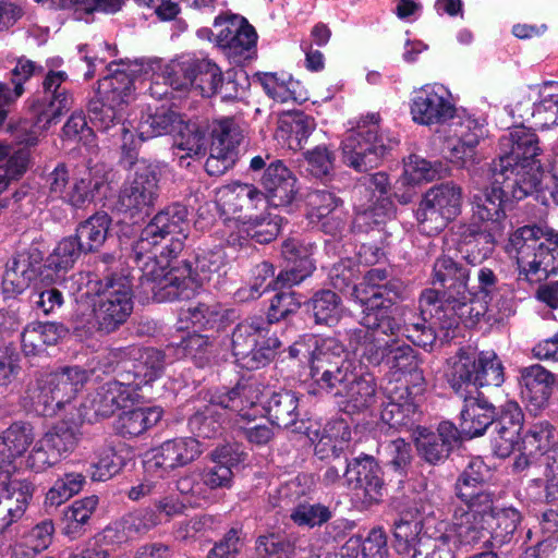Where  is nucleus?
Returning <instances> with one entry per match:
<instances>
[{
    "mask_svg": "<svg viewBox=\"0 0 558 558\" xmlns=\"http://www.w3.org/2000/svg\"><path fill=\"white\" fill-rule=\"evenodd\" d=\"M452 390L464 400L460 433L469 438L484 435L494 422V405L480 392L481 387H499L505 381L504 365L494 351L461 348L447 374Z\"/></svg>",
    "mask_w": 558,
    "mask_h": 558,
    "instance_id": "f257e3e1",
    "label": "nucleus"
},
{
    "mask_svg": "<svg viewBox=\"0 0 558 558\" xmlns=\"http://www.w3.org/2000/svg\"><path fill=\"white\" fill-rule=\"evenodd\" d=\"M520 275L530 282H541L558 271V231L537 225L517 229L510 235Z\"/></svg>",
    "mask_w": 558,
    "mask_h": 558,
    "instance_id": "f03ea898",
    "label": "nucleus"
},
{
    "mask_svg": "<svg viewBox=\"0 0 558 558\" xmlns=\"http://www.w3.org/2000/svg\"><path fill=\"white\" fill-rule=\"evenodd\" d=\"M95 328L102 335L117 331L133 312V282L128 269H113L97 281Z\"/></svg>",
    "mask_w": 558,
    "mask_h": 558,
    "instance_id": "7ed1b4c3",
    "label": "nucleus"
},
{
    "mask_svg": "<svg viewBox=\"0 0 558 558\" xmlns=\"http://www.w3.org/2000/svg\"><path fill=\"white\" fill-rule=\"evenodd\" d=\"M142 262L144 266L136 293L143 302H174L189 300L194 295L193 281L185 276L181 263L166 270L159 265L157 254L146 255Z\"/></svg>",
    "mask_w": 558,
    "mask_h": 558,
    "instance_id": "20e7f679",
    "label": "nucleus"
},
{
    "mask_svg": "<svg viewBox=\"0 0 558 558\" xmlns=\"http://www.w3.org/2000/svg\"><path fill=\"white\" fill-rule=\"evenodd\" d=\"M379 114L371 113L347 132L342 141L343 162L359 172H367L381 162L391 149L379 134Z\"/></svg>",
    "mask_w": 558,
    "mask_h": 558,
    "instance_id": "39448f33",
    "label": "nucleus"
},
{
    "mask_svg": "<svg viewBox=\"0 0 558 558\" xmlns=\"http://www.w3.org/2000/svg\"><path fill=\"white\" fill-rule=\"evenodd\" d=\"M159 171L142 160L120 189L116 208L130 219L148 217L159 197Z\"/></svg>",
    "mask_w": 558,
    "mask_h": 558,
    "instance_id": "423d86ee",
    "label": "nucleus"
},
{
    "mask_svg": "<svg viewBox=\"0 0 558 558\" xmlns=\"http://www.w3.org/2000/svg\"><path fill=\"white\" fill-rule=\"evenodd\" d=\"M462 189L446 182L428 189L415 211L420 229L427 233H438L449 221L461 214Z\"/></svg>",
    "mask_w": 558,
    "mask_h": 558,
    "instance_id": "0eeeda50",
    "label": "nucleus"
},
{
    "mask_svg": "<svg viewBox=\"0 0 558 558\" xmlns=\"http://www.w3.org/2000/svg\"><path fill=\"white\" fill-rule=\"evenodd\" d=\"M69 75L65 71L49 70L43 80V95L28 102L34 126L47 130L57 124L74 104L72 92L65 86Z\"/></svg>",
    "mask_w": 558,
    "mask_h": 558,
    "instance_id": "6e6552de",
    "label": "nucleus"
},
{
    "mask_svg": "<svg viewBox=\"0 0 558 558\" xmlns=\"http://www.w3.org/2000/svg\"><path fill=\"white\" fill-rule=\"evenodd\" d=\"M355 368L354 362L348 357L345 347L339 339L327 337L316 341L311 353L310 374L317 393L320 395Z\"/></svg>",
    "mask_w": 558,
    "mask_h": 558,
    "instance_id": "1a4fd4ad",
    "label": "nucleus"
},
{
    "mask_svg": "<svg viewBox=\"0 0 558 558\" xmlns=\"http://www.w3.org/2000/svg\"><path fill=\"white\" fill-rule=\"evenodd\" d=\"M186 206L174 203L159 210L141 231L132 244V253L137 263L156 250L169 236L183 235L189 227Z\"/></svg>",
    "mask_w": 558,
    "mask_h": 558,
    "instance_id": "9d476101",
    "label": "nucleus"
},
{
    "mask_svg": "<svg viewBox=\"0 0 558 558\" xmlns=\"http://www.w3.org/2000/svg\"><path fill=\"white\" fill-rule=\"evenodd\" d=\"M250 170L263 172L259 183L264 198L274 207H287L293 203L299 192L295 174L280 159L269 154L256 155L250 160Z\"/></svg>",
    "mask_w": 558,
    "mask_h": 558,
    "instance_id": "9b49d317",
    "label": "nucleus"
},
{
    "mask_svg": "<svg viewBox=\"0 0 558 558\" xmlns=\"http://www.w3.org/2000/svg\"><path fill=\"white\" fill-rule=\"evenodd\" d=\"M492 173L490 185L472 198L473 218L483 227L505 233L510 225L507 213L513 209L517 199L511 196L510 190L505 187L506 179L501 178L504 174L497 171Z\"/></svg>",
    "mask_w": 558,
    "mask_h": 558,
    "instance_id": "f8f14e48",
    "label": "nucleus"
},
{
    "mask_svg": "<svg viewBox=\"0 0 558 558\" xmlns=\"http://www.w3.org/2000/svg\"><path fill=\"white\" fill-rule=\"evenodd\" d=\"M88 377L87 371L80 366L61 367L38 386L39 392L34 397L35 402L44 407L46 415L54 414L76 397Z\"/></svg>",
    "mask_w": 558,
    "mask_h": 558,
    "instance_id": "ddd939ff",
    "label": "nucleus"
},
{
    "mask_svg": "<svg viewBox=\"0 0 558 558\" xmlns=\"http://www.w3.org/2000/svg\"><path fill=\"white\" fill-rule=\"evenodd\" d=\"M376 389V379L372 373H357L355 369L320 395L333 399L345 413H360L375 403Z\"/></svg>",
    "mask_w": 558,
    "mask_h": 558,
    "instance_id": "4468645a",
    "label": "nucleus"
},
{
    "mask_svg": "<svg viewBox=\"0 0 558 558\" xmlns=\"http://www.w3.org/2000/svg\"><path fill=\"white\" fill-rule=\"evenodd\" d=\"M413 442L417 456L429 465L444 464L456 447L462 442L459 428L449 421L438 424L436 430L425 426H416Z\"/></svg>",
    "mask_w": 558,
    "mask_h": 558,
    "instance_id": "2eb2a0df",
    "label": "nucleus"
},
{
    "mask_svg": "<svg viewBox=\"0 0 558 558\" xmlns=\"http://www.w3.org/2000/svg\"><path fill=\"white\" fill-rule=\"evenodd\" d=\"M518 383L521 398L530 414L538 416L548 409L557 384L554 373L539 364H533L520 368Z\"/></svg>",
    "mask_w": 558,
    "mask_h": 558,
    "instance_id": "dca6fc26",
    "label": "nucleus"
},
{
    "mask_svg": "<svg viewBox=\"0 0 558 558\" xmlns=\"http://www.w3.org/2000/svg\"><path fill=\"white\" fill-rule=\"evenodd\" d=\"M524 424V413L517 401L508 400L498 409L494 407L493 430L496 434L492 441L494 453L499 458H508L519 445Z\"/></svg>",
    "mask_w": 558,
    "mask_h": 558,
    "instance_id": "f3484780",
    "label": "nucleus"
},
{
    "mask_svg": "<svg viewBox=\"0 0 558 558\" xmlns=\"http://www.w3.org/2000/svg\"><path fill=\"white\" fill-rule=\"evenodd\" d=\"M34 441V426L26 421H15L0 433V483L13 481L16 460L24 457Z\"/></svg>",
    "mask_w": 558,
    "mask_h": 558,
    "instance_id": "a211bd4d",
    "label": "nucleus"
},
{
    "mask_svg": "<svg viewBox=\"0 0 558 558\" xmlns=\"http://www.w3.org/2000/svg\"><path fill=\"white\" fill-rule=\"evenodd\" d=\"M314 245L296 238H290L281 244V256L286 263L275 282L276 288L291 287L298 284L315 270L313 259Z\"/></svg>",
    "mask_w": 558,
    "mask_h": 558,
    "instance_id": "6ab92c4d",
    "label": "nucleus"
},
{
    "mask_svg": "<svg viewBox=\"0 0 558 558\" xmlns=\"http://www.w3.org/2000/svg\"><path fill=\"white\" fill-rule=\"evenodd\" d=\"M500 149L502 155L493 161L490 170L504 171L508 166H515V162L538 160L537 157L542 153L538 136L523 124L511 128L509 133L500 138Z\"/></svg>",
    "mask_w": 558,
    "mask_h": 558,
    "instance_id": "aec40b11",
    "label": "nucleus"
},
{
    "mask_svg": "<svg viewBox=\"0 0 558 558\" xmlns=\"http://www.w3.org/2000/svg\"><path fill=\"white\" fill-rule=\"evenodd\" d=\"M344 480L349 488L361 492L368 502H377L383 496V471L373 456L362 453L350 459Z\"/></svg>",
    "mask_w": 558,
    "mask_h": 558,
    "instance_id": "412c9836",
    "label": "nucleus"
},
{
    "mask_svg": "<svg viewBox=\"0 0 558 558\" xmlns=\"http://www.w3.org/2000/svg\"><path fill=\"white\" fill-rule=\"evenodd\" d=\"M202 452V444L194 437L169 439L153 450V457L146 462V469L169 472L194 462Z\"/></svg>",
    "mask_w": 558,
    "mask_h": 558,
    "instance_id": "4be33fe9",
    "label": "nucleus"
},
{
    "mask_svg": "<svg viewBox=\"0 0 558 558\" xmlns=\"http://www.w3.org/2000/svg\"><path fill=\"white\" fill-rule=\"evenodd\" d=\"M505 233L475 223L462 226L458 233L457 251L471 266L481 265L494 251Z\"/></svg>",
    "mask_w": 558,
    "mask_h": 558,
    "instance_id": "5701e85b",
    "label": "nucleus"
},
{
    "mask_svg": "<svg viewBox=\"0 0 558 558\" xmlns=\"http://www.w3.org/2000/svg\"><path fill=\"white\" fill-rule=\"evenodd\" d=\"M469 278L470 269L448 255L439 256L434 263L433 283L442 288L447 305L465 300Z\"/></svg>",
    "mask_w": 558,
    "mask_h": 558,
    "instance_id": "b1692460",
    "label": "nucleus"
},
{
    "mask_svg": "<svg viewBox=\"0 0 558 558\" xmlns=\"http://www.w3.org/2000/svg\"><path fill=\"white\" fill-rule=\"evenodd\" d=\"M380 417L384 423L396 429L416 428L421 412L408 385L398 387L387 396V401L381 404Z\"/></svg>",
    "mask_w": 558,
    "mask_h": 558,
    "instance_id": "393cba45",
    "label": "nucleus"
},
{
    "mask_svg": "<svg viewBox=\"0 0 558 558\" xmlns=\"http://www.w3.org/2000/svg\"><path fill=\"white\" fill-rule=\"evenodd\" d=\"M34 492L35 485L28 480L0 483V535L24 515Z\"/></svg>",
    "mask_w": 558,
    "mask_h": 558,
    "instance_id": "a878e982",
    "label": "nucleus"
},
{
    "mask_svg": "<svg viewBox=\"0 0 558 558\" xmlns=\"http://www.w3.org/2000/svg\"><path fill=\"white\" fill-rule=\"evenodd\" d=\"M435 89L423 88L413 99L411 113L413 121L422 125L442 124L452 119L456 113L454 105L446 96Z\"/></svg>",
    "mask_w": 558,
    "mask_h": 558,
    "instance_id": "bb28decb",
    "label": "nucleus"
},
{
    "mask_svg": "<svg viewBox=\"0 0 558 558\" xmlns=\"http://www.w3.org/2000/svg\"><path fill=\"white\" fill-rule=\"evenodd\" d=\"M210 457L215 464L201 475L203 484L210 489L230 487L233 478L232 468L243 462L246 453L240 450L238 444H223L216 447Z\"/></svg>",
    "mask_w": 558,
    "mask_h": 558,
    "instance_id": "cd10ccee",
    "label": "nucleus"
},
{
    "mask_svg": "<svg viewBox=\"0 0 558 558\" xmlns=\"http://www.w3.org/2000/svg\"><path fill=\"white\" fill-rule=\"evenodd\" d=\"M260 385L252 378H240L231 388L211 390V401L220 410L235 412L246 417V411L260 402Z\"/></svg>",
    "mask_w": 558,
    "mask_h": 558,
    "instance_id": "c85d7f7f",
    "label": "nucleus"
},
{
    "mask_svg": "<svg viewBox=\"0 0 558 558\" xmlns=\"http://www.w3.org/2000/svg\"><path fill=\"white\" fill-rule=\"evenodd\" d=\"M500 173L506 179L505 187L510 190L511 196L517 201L544 190V170L539 160L515 162V166H508Z\"/></svg>",
    "mask_w": 558,
    "mask_h": 558,
    "instance_id": "c756f323",
    "label": "nucleus"
},
{
    "mask_svg": "<svg viewBox=\"0 0 558 558\" xmlns=\"http://www.w3.org/2000/svg\"><path fill=\"white\" fill-rule=\"evenodd\" d=\"M108 71L109 74L98 81L97 95L125 108L134 98L137 75L134 71L114 63L109 64Z\"/></svg>",
    "mask_w": 558,
    "mask_h": 558,
    "instance_id": "7c9ffc66",
    "label": "nucleus"
},
{
    "mask_svg": "<svg viewBox=\"0 0 558 558\" xmlns=\"http://www.w3.org/2000/svg\"><path fill=\"white\" fill-rule=\"evenodd\" d=\"M82 255H88L84 244L74 234L63 238L44 263V277L51 281L63 280Z\"/></svg>",
    "mask_w": 558,
    "mask_h": 558,
    "instance_id": "2f4dec72",
    "label": "nucleus"
},
{
    "mask_svg": "<svg viewBox=\"0 0 558 558\" xmlns=\"http://www.w3.org/2000/svg\"><path fill=\"white\" fill-rule=\"evenodd\" d=\"M303 308L315 326L328 328L337 326L343 313L341 296L330 289L315 291L303 303Z\"/></svg>",
    "mask_w": 558,
    "mask_h": 558,
    "instance_id": "473e14b6",
    "label": "nucleus"
},
{
    "mask_svg": "<svg viewBox=\"0 0 558 558\" xmlns=\"http://www.w3.org/2000/svg\"><path fill=\"white\" fill-rule=\"evenodd\" d=\"M435 518L418 519L413 514L400 513L392 522V546L399 555H411L421 542L422 534L426 532V526H434L437 522Z\"/></svg>",
    "mask_w": 558,
    "mask_h": 558,
    "instance_id": "72a5a7b5",
    "label": "nucleus"
},
{
    "mask_svg": "<svg viewBox=\"0 0 558 558\" xmlns=\"http://www.w3.org/2000/svg\"><path fill=\"white\" fill-rule=\"evenodd\" d=\"M451 530L457 543L466 548H473L480 543H487L493 533L492 521L478 513L464 512L463 509L454 512Z\"/></svg>",
    "mask_w": 558,
    "mask_h": 558,
    "instance_id": "f704fd0d",
    "label": "nucleus"
},
{
    "mask_svg": "<svg viewBox=\"0 0 558 558\" xmlns=\"http://www.w3.org/2000/svg\"><path fill=\"white\" fill-rule=\"evenodd\" d=\"M182 316L197 330L217 332L226 329L236 318L234 310L225 308L216 302H198L184 311Z\"/></svg>",
    "mask_w": 558,
    "mask_h": 558,
    "instance_id": "c9c22d12",
    "label": "nucleus"
},
{
    "mask_svg": "<svg viewBox=\"0 0 558 558\" xmlns=\"http://www.w3.org/2000/svg\"><path fill=\"white\" fill-rule=\"evenodd\" d=\"M391 341L392 338H379L374 331L363 328H354L349 332L350 347L359 353L362 362L373 366L386 364Z\"/></svg>",
    "mask_w": 558,
    "mask_h": 558,
    "instance_id": "e433bc0d",
    "label": "nucleus"
},
{
    "mask_svg": "<svg viewBox=\"0 0 558 558\" xmlns=\"http://www.w3.org/2000/svg\"><path fill=\"white\" fill-rule=\"evenodd\" d=\"M181 265L185 269V276L193 281L196 291L205 282L211 281L214 277L220 278L226 266V256L221 251H208L182 260Z\"/></svg>",
    "mask_w": 558,
    "mask_h": 558,
    "instance_id": "4c0bfd02",
    "label": "nucleus"
},
{
    "mask_svg": "<svg viewBox=\"0 0 558 558\" xmlns=\"http://www.w3.org/2000/svg\"><path fill=\"white\" fill-rule=\"evenodd\" d=\"M449 523L438 520L434 526H426L421 542L412 553V558H454L451 546V535L448 533Z\"/></svg>",
    "mask_w": 558,
    "mask_h": 558,
    "instance_id": "58836bf2",
    "label": "nucleus"
},
{
    "mask_svg": "<svg viewBox=\"0 0 558 558\" xmlns=\"http://www.w3.org/2000/svg\"><path fill=\"white\" fill-rule=\"evenodd\" d=\"M161 416L162 410L156 407L131 409L118 415L113 429L123 438H134L155 426Z\"/></svg>",
    "mask_w": 558,
    "mask_h": 558,
    "instance_id": "ea45409f",
    "label": "nucleus"
},
{
    "mask_svg": "<svg viewBox=\"0 0 558 558\" xmlns=\"http://www.w3.org/2000/svg\"><path fill=\"white\" fill-rule=\"evenodd\" d=\"M374 301L368 305L361 306V325L364 330H372L376 335L378 331L386 336L397 338L402 330L401 319L397 316L398 308L386 304L387 306L373 305Z\"/></svg>",
    "mask_w": 558,
    "mask_h": 558,
    "instance_id": "a19ab883",
    "label": "nucleus"
},
{
    "mask_svg": "<svg viewBox=\"0 0 558 558\" xmlns=\"http://www.w3.org/2000/svg\"><path fill=\"white\" fill-rule=\"evenodd\" d=\"M316 128L313 117L303 111L294 110L281 114L277 131L288 142L290 148L303 149V144Z\"/></svg>",
    "mask_w": 558,
    "mask_h": 558,
    "instance_id": "79ce46f5",
    "label": "nucleus"
},
{
    "mask_svg": "<svg viewBox=\"0 0 558 558\" xmlns=\"http://www.w3.org/2000/svg\"><path fill=\"white\" fill-rule=\"evenodd\" d=\"M264 409L272 425L288 428L296 424L299 418V398L292 390L274 391L266 401Z\"/></svg>",
    "mask_w": 558,
    "mask_h": 558,
    "instance_id": "37998d69",
    "label": "nucleus"
},
{
    "mask_svg": "<svg viewBox=\"0 0 558 558\" xmlns=\"http://www.w3.org/2000/svg\"><path fill=\"white\" fill-rule=\"evenodd\" d=\"M112 218L106 211H96L77 223L74 235L84 244L88 254L98 253L108 239Z\"/></svg>",
    "mask_w": 558,
    "mask_h": 558,
    "instance_id": "c03bdc74",
    "label": "nucleus"
},
{
    "mask_svg": "<svg viewBox=\"0 0 558 558\" xmlns=\"http://www.w3.org/2000/svg\"><path fill=\"white\" fill-rule=\"evenodd\" d=\"M268 324L262 317L247 318L239 323L233 329L231 337L232 353L239 362L242 357L248 356L253 345L269 333Z\"/></svg>",
    "mask_w": 558,
    "mask_h": 558,
    "instance_id": "a18cd8bd",
    "label": "nucleus"
},
{
    "mask_svg": "<svg viewBox=\"0 0 558 558\" xmlns=\"http://www.w3.org/2000/svg\"><path fill=\"white\" fill-rule=\"evenodd\" d=\"M218 403L211 401L208 392V403L197 409L189 418L190 430L197 437L216 438L222 434L226 412L219 410Z\"/></svg>",
    "mask_w": 558,
    "mask_h": 558,
    "instance_id": "49530a36",
    "label": "nucleus"
},
{
    "mask_svg": "<svg viewBox=\"0 0 558 558\" xmlns=\"http://www.w3.org/2000/svg\"><path fill=\"white\" fill-rule=\"evenodd\" d=\"M131 400L129 392L122 391L117 383L107 381L100 385L88 399V408L97 417L108 418Z\"/></svg>",
    "mask_w": 558,
    "mask_h": 558,
    "instance_id": "de8ad7c7",
    "label": "nucleus"
},
{
    "mask_svg": "<svg viewBox=\"0 0 558 558\" xmlns=\"http://www.w3.org/2000/svg\"><path fill=\"white\" fill-rule=\"evenodd\" d=\"M395 213V206L390 197H377L368 205L355 207L352 228L355 232L367 233L386 222Z\"/></svg>",
    "mask_w": 558,
    "mask_h": 558,
    "instance_id": "09e8293b",
    "label": "nucleus"
},
{
    "mask_svg": "<svg viewBox=\"0 0 558 558\" xmlns=\"http://www.w3.org/2000/svg\"><path fill=\"white\" fill-rule=\"evenodd\" d=\"M186 73L192 77V88L203 97L216 96L217 86L222 78L221 69L209 59H197L186 63Z\"/></svg>",
    "mask_w": 558,
    "mask_h": 558,
    "instance_id": "8fccbe9b",
    "label": "nucleus"
},
{
    "mask_svg": "<svg viewBox=\"0 0 558 558\" xmlns=\"http://www.w3.org/2000/svg\"><path fill=\"white\" fill-rule=\"evenodd\" d=\"M418 353L410 344L392 338L391 347L388 350L386 366L396 372L409 373L415 383L424 381Z\"/></svg>",
    "mask_w": 558,
    "mask_h": 558,
    "instance_id": "3c124183",
    "label": "nucleus"
},
{
    "mask_svg": "<svg viewBox=\"0 0 558 558\" xmlns=\"http://www.w3.org/2000/svg\"><path fill=\"white\" fill-rule=\"evenodd\" d=\"M531 117L543 129L558 124V82L548 81L539 86L538 101L533 102Z\"/></svg>",
    "mask_w": 558,
    "mask_h": 558,
    "instance_id": "603ef678",
    "label": "nucleus"
},
{
    "mask_svg": "<svg viewBox=\"0 0 558 558\" xmlns=\"http://www.w3.org/2000/svg\"><path fill=\"white\" fill-rule=\"evenodd\" d=\"M20 142L24 143L25 146L15 150H12L8 145H0V161L5 160L2 167L5 178L10 182L19 180L28 169L31 160L29 147L37 144V137L28 134Z\"/></svg>",
    "mask_w": 558,
    "mask_h": 558,
    "instance_id": "864d4df0",
    "label": "nucleus"
},
{
    "mask_svg": "<svg viewBox=\"0 0 558 558\" xmlns=\"http://www.w3.org/2000/svg\"><path fill=\"white\" fill-rule=\"evenodd\" d=\"M98 505V497L95 495L75 500L63 511L64 533L68 535H80L87 530L92 514Z\"/></svg>",
    "mask_w": 558,
    "mask_h": 558,
    "instance_id": "5fc2aeb1",
    "label": "nucleus"
},
{
    "mask_svg": "<svg viewBox=\"0 0 558 558\" xmlns=\"http://www.w3.org/2000/svg\"><path fill=\"white\" fill-rule=\"evenodd\" d=\"M449 172L447 162L441 160H427L418 156H410V161L405 165L402 175V183H415L421 181H434L441 179Z\"/></svg>",
    "mask_w": 558,
    "mask_h": 558,
    "instance_id": "6e6d98bb",
    "label": "nucleus"
},
{
    "mask_svg": "<svg viewBox=\"0 0 558 558\" xmlns=\"http://www.w3.org/2000/svg\"><path fill=\"white\" fill-rule=\"evenodd\" d=\"M206 128L197 122L182 121L180 122L173 138L174 146L184 150L186 156L203 155L206 151L207 138Z\"/></svg>",
    "mask_w": 558,
    "mask_h": 558,
    "instance_id": "4d7b16f0",
    "label": "nucleus"
},
{
    "mask_svg": "<svg viewBox=\"0 0 558 558\" xmlns=\"http://www.w3.org/2000/svg\"><path fill=\"white\" fill-rule=\"evenodd\" d=\"M489 468L480 457L472 458L456 481V496L469 497L472 492L483 488L489 478Z\"/></svg>",
    "mask_w": 558,
    "mask_h": 558,
    "instance_id": "13d9d810",
    "label": "nucleus"
},
{
    "mask_svg": "<svg viewBox=\"0 0 558 558\" xmlns=\"http://www.w3.org/2000/svg\"><path fill=\"white\" fill-rule=\"evenodd\" d=\"M521 440L526 454L535 453L539 458H545L557 444L555 442V427L548 421H542L534 424Z\"/></svg>",
    "mask_w": 558,
    "mask_h": 558,
    "instance_id": "bf43d9fd",
    "label": "nucleus"
},
{
    "mask_svg": "<svg viewBox=\"0 0 558 558\" xmlns=\"http://www.w3.org/2000/svg\"><path fill=\"white\" fill-rule=\"evenodd\" d=\"M181 121V114L174 110L156 111L140 123L141 138L148 140L163 134L174 135Z\"/></svg>",
    "mask_w": 558,
    "mask_h": 558,
    "instance_id": "052dcab7",
    "label": "nucleus"
},
{
    "mask_svg": "<svg viewBox=\"0 0 558 558\" xmlns=\"http://www.w3.org/2000/svg\"><path fill=\"white\" fill-rule=\"evenodd\" d=\"M404 291L405 287L402 280L388 276L375 292L368 291L367 294L357 289V304L368 305L374 301L373 305L387 306L386 304H389L393 307L399 300L403 299Z\"/></svg>",
    "mask_w": 558,
    "mask_h": 558,
    "instance_id": "680f3d73",
    "label": "nucleus"
},
{
    "mask_svg": "<svg viewBox=\"0 0 558 558\" xmlns=\"http://www.w3.org/2000/svg\"><path fill=\"white\" fill-rule=\"evenodd\" d=\"M87 111L93 125L101 131H107L123 120L124 108L97 95L96 98L89 100Z\"/></svg>",
    "mask_w": 558,
    "mask_h": 558,
    "instance_id": "e2e57ef3",
    "label": "nucleus"
},
{
    "mask_svg": "<svg viewBox=\"0 0 558 558\" xmlns=\"http://www.w3.org/2000/svg\"><path fill=\"white\" fill-rule=\"evenodd\" d=\"M44 445L59 458L74 450L77 445V429L70 423L62 421L56 424L43 437Z\"/></svg>",
    "mask_w": 558,
    "mask_h": 558,
    "instance_id": "0e129e2a",
    "label": "nucleus"
},
{
    "mask_svg": "<svg viewBox=\"0 0 558 558\" xmlns=\"http://www.w3.org/2000/svg\"><path fill=\"white\" fill-rule=\"evenodd\" d=\"M210 147L217 145L219 148H223V151L238 154V147L244 138L242 129L233 118L215 121L210 128Z\"/></svg>",
    "mask_w": 558,
    "mask_h": 558,
    "instance_id": "69168bd1",
    "label": "nucleus"
},
{
    "mask_svg": "<svg viewBox=\"0 0 558 558\" xmlns=\"http://www.w3.org/2000/svg\"><path fill=\"white\" fill-rule=\"evenodd\" d=\"M105 182L100 179L81 178L75 179L69 191L61 196L63 202L76 209L85 208L93 203Z\"/></svg>",
    "mask_w": 558,
    "mask_h": 558,
    "instance_id": "338daca9",
    "label": "nucleus"
},
{
    "mask_svg": "<svg viewBox=\"0 0 558 558\" xmlns=\"http://www.w3.org/2000/svg\"><path fill=\"white\" fill-rule=\"evenodd\" d=\"M361 277L360 266L352 259H343L335 264L329 271L330 283L341 293H349L355 302V287H360L357 280Z\"/></svg>",
    "mask_w": 558,
    "mask_h": 558,
    "instance_id": "774afa93",
    "label": "nucleus"
}]
</instances>
